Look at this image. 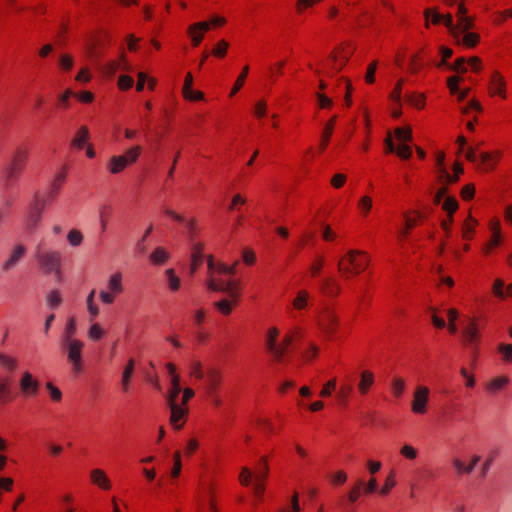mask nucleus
Masks as SVG:
<instances>
[{"label":"nucleus","mask_w":512,"mask_h":512,"mask_svg":"<svg viewBox=\"0 0 512 512\" xmlns=\"http://www.w3.org/2000/svg\"><path fill=\"white\" fill-rule=\"evenodd\" d=\"M234 274V265L216 264L212 256L208 258V288L228 295V298L215 303L216 308L223 315H229L232 312L240 297V284L238 280L232 279Z\"/></svg>","instance_id":"f257e3e1"},{"label":"nucleus","mask_w":512,"mask_h":512,"mask_svg":"<svg viewBox=\"0 0 512 512\" xmlns=\"http://www.w3.org/2000/svg\"><path fill=\"white\" fill-rule=\"evenodd\" d=\"M298 333L299 328L291 329L286 332L280 340V330L274 326L269 327L264 337V345L267 353H269L275 360L280 361L288 351Z\"/></svg>","instance_id":"f03ea898"},{"label":"nucleus","mask_w":512,"mask_h":512,"mask_svg":"<svg viewBox=\"0 0 512 512\" xmlns=\"http://www.w3.org/2000/svg\"><path fill=\"white\" fill-rule=\"evenodd\" d=\"M369 262L366 252L351 249L338 261V270L343 278L350 279L365 271Z\"/></svg>","instance_id":"7ed1b4c3"},{"label":"nucleus","mask_w":512,"mask_h":512,"mask_svg":"<svg viewBox=\"0 0 512 512\" xmlns=\"http://www.w3.org/2000/svg\"><path fill=\"white\" fill-rule=\"evenodd\" d=\"M84 346V342L79 339H70L69 342H63L67 362L75 376L81 374L84 369V361L82 357Z\"/></svg>","instance_id":"20e7f679"},{"label":"nucleus","mask_w":512,"mask_h":512,"mask_svg":"<svg viewBox=\"0 0 512 512\" xmlns=\"http://www.w3.org/2000/svg\"><path fill=\"white\" fill-rule=\"evenodd\" d=\"M123 279L124 276L119 271L114 272L109 276L106 287L99 291V299L103 304H113L124 292Z\"/></svg>","instance_id":"39448f33"},{"label":"nucleus","mask_w":512,"mask_h":512,"mask_svg":"<svg viewBox=\"0 0 512 512\" xmlns=\"http://www.w3.org/2000/svg\"><path fill=\"white\" fill-rule=\"evenodd\" d=\"M339 317L333 308H323L317 317V327L327 340H332L339 327Z\"/></svg>","instance_id":"423d86ee"},{"label":"nucleus","mask_w":512,"mask_h":512,"mask_svg":"<svg viewBox=\"0 0 512 512\" xmlns=\"http://www.w3.org/2000/svg\"><path fill=\"white\" fill-rule=\"evenodd\" d=\"M424 17L426 20V27L429 26V23H432L434 25L443 24L448 29L452 37H459L461 33L466 31L460 29L458 21L456 22V24L454 23L453 17L450 13L442 14L439 13L434 8H427L424 11Z\"/></svg>","instance_id":"0eeeda50"},{"label":"nucleus","mask_w":512,"mask_h":512,"mask_svg":"<svg viewBox=\"0 0 512 512\" xmlns=\"http://www.w3.org/2000/svg\"><path fill=\"white\" fill-rule=\"evenodd\" d=\"M199 510L207 508L209 512H218L216 504V487L212 481H202L197 493Z\"/></svg>","instance_id":"6e6552de"},{"label":"nucleus","mask_w":512,"mask_h":512,"mask_svg":"<svg viewBox=\"0 0 512 512\" xmlns=\"http://www.w3.org/2000/svg\"><path fill=\"white\" fill-rule=\"evenodd\" d=\"M431 390L426 385H417L414 388L411 402V411L416 415H424L428 411Z\"/></svg>","instance_id":"1a4fd4ad"},{"label":"nucleus","mask_w":512,"mask_h":512,"mask_svg":"<svg viewBox=\"0 0 512 512\" xmlns=\"http://www.w3.org/2000/svg\"><path fill=\"white\" fill-rule=\"evenodd\" d=\"M36 258L41 268L46 273L55 272L60 275L61 271V254L57 251H41L40 248L36 252Z\"/></svg>","instance_id":"9d476101"},{"label":"nucleus","mask_w":512,"mask_h":512,"mask_svg":"<svg viewBox=\"0 0 512 512\" xmlns=\"http://www.w3.org/2000/svg\"><path fill=\"white\" fill-rule=\"evenodd\" d=\"M488 94L490 97H498L502 100L507 99V82L499 71H493L490 75Z\"/></svg>","instance_id":"9b49d317"},{"label":"nucleus","mask_w":512,"mask_h":512,"mask_svg":"<svg viewBox=\"0 0 512 512\" xmlns=\"http://www.w3.org/2000/svg\"><path fill=\"white\" fill-rule=\"evenodd\" d=\"M447 188L445 186L438 189L434 201L436 204L441 206L443 212H445L446 216L454 217L455 212L459 208L458 201L453 196H447Z\"/></svg>","instance_id":"f8f14e48"},{"label":"nucleus","mask_w":512,"mask_h":512,"mask_svg":"<svg viewBox=\"0 0 512 512\" xmlns=\"http://www.w3.org/2000/svg\"><path fill=\"white\" fill-rule=\"evenodd\" d=\"M447 6H456V19L459 22V27L462 30L472 29L474 26V19L467 15V8L465 7L464 0H442Z\"/></svg>","instance_id":"ddd939ff"},{"label":"nucleus","mask_w":512,"mask_h":512,"mask_svg":"<svg viewBox=\"0 0 512 512\" xmlns=\"http://www.w3.org/2000/svg\"><path fill=\"white\" fill-rule=\"evenodd\" d=\"M19 388L24 397L33 398L38 395L40 383L29 371H25L19 379Z\"/></svg>","instance_id":"4468645a"},{"label":"nucleus","mask_w":512,"mask_h":512,"mask_svg":"<svg viewBox=\"0 0 512 512\" xmlns=\"http://www.w3.org/2000/svg\"><path fill=\"white\" fill-rule=\"evenodd\" d=\"M166 369L170 378V388L168 391L169 404L177 403V399L181 392L180 376L176 372V366L173 363H167Z\"/></svg>","instance_id":"2eb2a0df"},{"label":"nucleus","mask_w":512,"mask_h":512,"mask_svg":"<svg viewBox=\"0 0 512 512\" xmlns=\"http://www.w3.org/2000/svg\"><path fill=\"white\" fill-rule=\"evenodd\" d=\"M435 168L441 183L448 185L457 182V176H451V173H449V171L446 168L445 153L443 151L436 152Z\"/></svg>","instance_id":"dca6fc26"},{"label":"nucleus","mask_w":512,"mask_h":512,"mask_svg":"<svg viewBox=\"0 0 512 512\" xmlns=\"http://www.w3.org/2000/svg\"><path fill=\"white\" fill-rule=\"evenodd\" d=\"M89 480L92 485L102 491H110L112 489V480L105 470L102 468H93L89 472Z\"/></svg>","instance_id":"f3484780"},{"label":"nucleus","mask_w":512,"mask_h":512,"mask_svg":"<svg viewBox=\"0 0 512 512\" xmlns=\"http://www.w3.org/2000/svg\"><path fill=\"white\" fill-rule=\"evenodd\" d=\"M210 30V23L207 21H201L191 24L187 28V34L191 39L193 47H197L202 42L206 32Z\"/></svg>","instance_id":"a211bd4d"},{"label":"nucleus","mask_w":512,"mask_h":512,"mask_svg":"<svg viewBox=\"0 0 512 512\" xmlns=\"http://www.w3.org/2000/svg\"><path fill=\"white\" fill-rule=\"evenodd\" d=\"M352 55V48L348 45L340 46L333 52L330 62L334 71H340Z\"/></svg>","instance_id":"6ab92c4d"},{"label":"nucleus","mask_w":512,"mask_h":512,"mask_svg":"<svg viewBox=\"0 0 512 512\" xmlns=\"http://www.w3.org/2000/svg\"><path fill=\"white\" fill-rule=\"evenodd\" d=\"M312 305L311 297L309 292L306 289H300L296 292V295L293 297L290 306L288 307V311H304Z\"/></svg>","instance_id":"aec40b11"},{"label":"nucleus","mask_w":512,"mask_h":512,"mask_svg":"<svg viewBox=\"0 0 512 512\" xmlns=\"http://www.w3.org/2000/svg\"><path fill=\"white\" fill-rule=\"evenodd\" d=\"M510 377L507 375H497L490 378L485 384V390L492 395L504 391L510 384Z\"/></svg>","instance_id":"412c9836"},{"label":"nucleus","mask_w":512,"mask_h":512,"mask_svg":"<svg viewBox=\"0 0 512 512\" xmlns=\"http://www.w3.org/2000/svg\"><path fill=\"white\" fill-rule=\"evenodd\" d=\"M169 406L171 410L170 423L175 429L179 430L185 424L188 409L178 403L169 404Z\"/></svg>","instance_id":"4be33fe9"},{"label":"nucleus","mask_w":512,"mask_h":512,"mask_svg":"<svg viewBox=\"0 0 512 512\" xmlns=\"http://www.w3.org/2000/svg\"><path fill=\"white\" fill-rule=\"evenodd\" d=\"M374 384H375L374 372L369 369L362 370L360 372L359 382L357 384L358 393L362 396L367 395Z\"/></svg>","instance_id":"5701e85b"},{"label":"nucleus","mask_w":512,"mask_h":512,"mask_svg":"<svg viewBox=\"0 0 512 512\" xmlns=\"http://www.w3.org/2000/svg\"><path fill=\"white\" fill-rule=\"evenodd\" d=\"M26 247L22 244L14 245L7 259L3 263V269L8 271L12 269L26 254Z\"/></svg>","instance_id":"b1692460"},{"label":"nucleus","mask_w":512,"mask_h":512,"mask_svg":"<svg viewBox=\"0 0 512 512\" xmlns=\"http://www.w3.org/2000/svg\"><path fill=\"white\" fill-rule=\"evenodd\" d=\"M27 160H28V151L26 149L20 148V149L16 150V152L13 155L10 169H9L10 176H14V175L18 174L19 172H21L22 169L24 168Z\"/></svg>","instance_id":"393cba45"},{"label":"nucleus","mask_w":512,"mask_h":512,"mask_svg":"<svg viewBox=\"0 0 512 512\" xmlns=\"http://www.w3.org/2000/svg\"><path fill=\"white\" fill-rule=\"evenodd\" d=\"M118 70L131 71V66L124 54H121L118 59L108 61L104 66V72L109 76L114 75Z\"/></svg>","instance_id":"a878e982"},{"label":"nucleus","mask_w":512,"mask_h":512,"mask_svg":"<svg viewBox=\"0 0 512 512\" xmlns=\"http://www.w3.org/2000/svg\"><path fill=\"white\" fill-rule=\"evenodd\" d=\"M463 336L467 343L474 344L480 338L478 319L472 317L463 329Z\"/></svg>","instance_id":"bb28decb"},{"label":"nucleus","mask_w":512,"mask_h":512,"mask_svg":"<svg viewBox=\"0 0 512 512\" xmlns=\"http://www.w3.org/2000/svg\"><path fill=\"white\" fill-rule=\"evenodd\" d=\"M499 158H500L499 152H491V153L482 152L479 155V157L477 156V160L475 162H477L479 160L480 161L479 167L483 171L488 172V171H491L492 169H494Z\"/></svg>","instance_id":"cd10ccee"},{"label":"nucleus","mask_w":512,"mask_h":512,"mask_svg":"<svg viewBox=\"0 0 512 512\" xmlns=\"http://www.w3.org/2000/svg\"><path fill=\"white\" fill-rule=\"evenodd\" d=\"M128 166L130 165L122 154L112 156L106 165L107 170L114 175L123 172Z\"/></svg>","instance_id":"c85d7f7f"},{"label":"nucleus","mask_w":512,"mask_h":512,"mask_svg":"<svg viewBox=\"0 0 512 512\" xmlns=\"http://www.w3.org/2000/svg\"><path fill=\"white\" fill-rule=\"evenodd\" d=\"M478 226V221L469 214L467 218L463 221L461 227V236L465 241H470L473 239L476 227Z\"/></svg>","instance_id":"c756f323"},{"label":"nucleus","mask_w":512,"mask_h":512,"mask_svg":"<svg viewBox=\"0 0 512 512\" xmlns=\"http://www.w3.org/2000/svg\"><path fill=\"white\" fill-rule=\"evenodd\" d=\"M203 249L204 246L201 242L192 244L191 251V272L194 273L198 267L203 263Z\"/></svg>","instance_id":"7c9ffc66"},{"label":"nucleus","mask_w":512,"mask_h":512,"mask_svg":"<svg viewBox=\"0 0 512 512\" xmlns=\"http://www.w3.org/2000/svg\"><path fill=\"white\" fill-rule=\"evenodd\" d=\"M221 374L217 370H209L206 375V385L208 393L211 397H213L215 391L218 389V387L221 384Z\"/></svg>","instance_id":"2f4dec72"},{"label":"nucleus","mask_w":512,"mask_h":512,"mask_svg":"<svg viewBox=\"0 0 512 512\" xmlns=\"http://www.w3.org/2000/svg\"><path fill=\"white\" fill-rule=\"evenodd\" d=\"M134 370H135V362L133 359H130L127 362L126 366L124 367V370L122 372V377H121V387L124 392H127L130 389V384H131L132 377L134 375Z\"/></svg>","instance_id":"473e14b6"},{"label":"nucleus","mask_w":512,"mask_h":512,"mask_svg":"<svg viewBox=\"0 0 512 512\" xmlns=\"http://www.w3.org/2000/svg\"><path fill=\"white\" fill-rule=\"evenodd\" d=\"M335 123H336V116L332 117L329 121H327V123L325 124V127L323 129V132H322V135H321V140H320V144H319V149L320 151H324L327 146H328V143L330 141V138L333 134V130H334V126H335Z\"/></svg>","instance_id":"72a5a7b5"},{"label":"nucleus","mask_w":512,"mask_h":512,"mask_svg":"<svg viewBox=\"0 0 512 512\" xmlns=\"http://www.w3.org/2000/svg\"><path fill=\"white\" fill-rule=\"evenodd\" d=\"M493 295L498 299H505L506 297H512V283L504 289V282L501 279H496L492 286Z\"/></svg>","instance_id":"f704fd0d"},{"label":"nucleus","mask_w":512,"mask_h":512,"mask_svg":"<svg viewBox=\"0 0 512 512\" xmlns=\"http://www.w3.org/2000/svg\"><path fill=\"white\" fill-rule=\"evenodd\" d=\"M470 29H467L465 32L461 33L459 37H453L459 43L461 42L465 47L472 48L475 47L480 40V36L478 33L470 32Z\"/></svg>","instance_id":"c9c22d12"},{"label":"nucleus","mask_w":512,"mask_h":512,"mask_svg":"<svg viewBox=\"0 0 512 512\" xmlns=\"http://www.w3.org/2000/svg\"><path fill=\"white\" fill-rule=\"evenodd\" d=\"M399 455L406 461L414 462L419 456V451L411 443L405 442L399 448Z\"/></svg>","instance_id":"e433bc0d"},{"label":"nucleus","mask_w":512,"mask_h":512,"mask_svg":"<svg viewBox=\"0 0 512 512\" xmlns=\"http://www.w3.org/2000/svg\"><path fill=\"white\" fill-rule=\"evenodd\" d=\"M357 210L362 218H367L373 208V199L369 195L361 196L356 204Z\"/></svg>","instance_id":"4c0bfd02"},{"label":"nucleus","mask_w":512,"mask_h":512,"mask_svg":"<svg viewBox=\"0 0 512 512\" xmlns=\"http://www.w3.org/2000/svg\"><path fill=\"white\" fill-rule=\"evenodd\" d=\"M166 284L170 292L175 293L181 288V279L176 274L175 270L170 268L167 269L164 273Z\"/></svg>","instance_id":"58836bf2"},{"label":"nucleus","mask_w":512,"mask_h":512,"mask_svg":"<svg viewBox=\"0 0 512 512\" xmlns=\"http://www.w3.org/2000/svg\"><path fill=\"white\" fill-rule=\"evenodd\" d=\"M321 291L329 297H335L340 292V286L333 278H326L321 283Z\"/></svg>","instance_id":"ea45409f"},{"label":"nucleus","mask_w":512,"mask_h":512,"mask_svg":"<svg viewBox=\"0 0 512 512\" xmlns=\"http://www.w3.org/2000/svg\"><path fill=\"white\" fill-rule=\"evenodd\" d=\"M89 139V129L87 126H81L75 133L72 145L77 149H83Z\"/></svg>","instance_id":"a19ab883"},{"label":"nucleus","mask_w":512,"mask_h":512,"mask_svg":"<svg viewBox=\"0 0 512 512\" xmlns=\"http://www.w3.org/2000/svg\"><path fill=\"white\" fill-rule=\"evenodd\" d=\"M249 74V66L248 65H245L242 70H241V73L238 75L230 93H229V96L230 97H233L235 96L240 90L241 88L244 86L245 84V81H246V78Z\"/></svg>","instance_id":"79ce46f5"},{"label":"nucleus","mask_w":512,"mask_h":512,"mask_svg":"<svg viewBox=\"0 0 512 512\" xmlns=\"http://www.w3.org/2000/svg\"><path fill=\"white\" fill-rule=\"evenodd\" d=\"M14 399L8 379L0 380V402L9 403Z\"/></svg>","instance_id":"37998d69"},{"label":"nucleus","mask_w":512,"mask_h":512,"mask_svg":"<svg viewBox=\"0 0 512 512\" xmlns=\"http://www.w3.org/2000/svg\"><path fill=\"white\" fill-rule=\"evenodd\" d=\"M142 147L140 145L131 146L127 149L122 155L127 160L128 164L131 166L136 163L139 157L142 154Z\"/></svg>","instance_id":"c03bdc74"},{"label":"nucleus","mask_w":512,"mask_h":512,"mask_svg":"<svg viewBox=\"0 0 512 512\" xmlns=\"http://www.w3.org/2000/svg\"><path fill=\"white\" fill-rule=\"evenodd\" d=\"M323 0H296L295 12L298 15L305 14L309 9L313 8L314 5L322 2Z\"/></svg>","instance_id":"a18cd8bd"},{"label":"nucleus","mask_w":512,"mask_h":512,"mask_svg":"<svg viewBox=\"0 0 512 512\" xmlns=\"http://www.w3.org/2000/svg\"><path fill=\"white\" fill-rule=\"evenodd\" d=\"M353 393V386L343 383L337 390V399L339 403L346 404Z\"/></svg>","instance_id":"49530a36"},{"label":"nucleus","mask_w":512,"mask_h":512,"mask_svg":"<svg viewBox=\"0 0 512 512\" xmlns=\"http://www.w3.org/2000/svg\"><path fill=\"white\" fill-rule=\"evenodd\" d=\"M95 293H96V291H95V289H93L88 294L87 299H86L87 310L90 315V321L95 319L99 315V312H100L98 305L94 301Z\"/></svg>","instance_id":"de8ad7c7"},{"label":"nucleus","mask_w":512,"mask_h":512,"mask_svg":"<svg viewBox=\"0 0 512 512\" xmlns=\"http://www.w3.org/2000/svg\"><path fill=\"white\" fill-rule=\"evenodd\" d=\"M456 143L459 147V151L464 153L465 158L470 162H475L477 160V154L473 149H467L465 151L466 139L464 136H458Z\"/></svg>","instance_id":"09e8293b"},{"label":"nucleus","mask_w":512,"mask_h":512,"mask_svg":"<svg viewBox=\"0 0 512 512\" xmlns=\"http://www.w3.org/2000/svg\"><path fill=\"white\" fill-rule=\"evenodd\" d=\"M460 80H461V78L459 76H451L447 80V86H448L451 94L459 93V95H458L459 100H463L467 95V91L459 92L458 85H459Z\"/></svg>","instance_id":"8fccbe9b"},{"label":"nucleus","mask_w":512,"mask_h":512,"mask_svg":"<svg viewBox=\"0 0 512 512\" xmlns=\"http://www.w3.org/2000/svg\"><path fill=\"white\" fill-rule=\"evenodd\" d=\"M168 258V252L162 247H158L152 252L150 256V261L155 265H161L164 264L168 260Z\"/></svg>","instance_id":"3c124183"},{"label":"nucleus","mask_w":512,"mask_h":512,"mask_svg":"<svg viewBox=\"0 0 512 512\" xmlns=\"http://www.w3.org/2000/svg\"><path fill=\"white\" fill-rule=\"evenodd\" d=\"M106 334L105 329L99 323H93L88 329L87 336L92 341H98Z\"/></svg>","instance_id":"603ef678"},{"label":"nucleus","mask_w":512,"mask_h":512,"mask_svg":"<svg viewBox=\"0 0 512 512\" xmlns=\"http://www.w3.org/2000/svg\"><path fill=\"white\" fill-rule=\"evenodd\" d=\"M407 101L416 109H423L426 105V97L423 93H411L407 96Z\"/></svg>","instance_id":"864d4df0"},{"label":"nucleus","mask_w":512,"mask_h":512,"mask_svg":"<svg viewBox=\"0 0 512 512\" xmlns=\"http://www.w3.org/2000/svg\"><path fill=\"white\" fill-rule=\"evenodd\" d=\"M499 454L500 449L498 447H492L487 451L485 461L482 467L484 474L490 469L492 463L499 456Z\"/></svg>","instance_id":"5fc2aeb1"},{"label":"nucleus","mask_w":512,"mask_h":512,"mask_svg":"<svg viewBox=\"0 0 512 512\" xmlns=\"http://www.w3.org/2000/svg\"><path fill=\"white\" fill-rule=\"evenodd\" d=\"M405 381L402 378L394 377L391 381V392L396 398L402 397L405 391Z\"/></svg>","instance_id":"6e6d98bb"},{"label":"nucleus","mask_w":512,"mask_h":512,"mask_svg":"<svg viewBox=\"0 0 512 512\" xmlns=\"http://www.w3.org/2000/svg\"><path fill=\"white\" fill-rule=\"evenodd\" d=\"M458 311L455 308H450L447 311V318H448V331L450 334H456L458 331V327L456 325V320L458 318Z\"/></svg>","instance_id":"4d7b16f0"},{"label":"nucleus","mask_w":512,"mask_h":512,"mask_svg":"<svg viewBox=\"0 0 512 512\" xmlns=\"http://www.w3.org/2000/svg\"><path fill=\"white\" fill-rule=\"evenodd\" d=\"M497 350L503 362L512 363V344L500 343Z\"/></svg>","instance_id":"13d9d810"},{"label":"nucleus","mask_w":512,"mask_h":512,"mask_svg":"<svg viewBox=\"0 0 512 512\" xmlns=\"http://www.w3.org/2000/svg\"><path fill=\"white\" fill-rule=\"evenodd\" d=\"M396 485V475L394 471H390V473L387 475L384 484L382 488L380 489L379 493L381 495H387L390 493V491L394 488Z\"/></svg>","instance_id":"bf43d9fd"},{"label":"nucleus","mask_w":512,"mask_h":512,"mask_svg":"<svg viewBox=\"0 0 512 512\" xmlns=\"http://www.w3.org/2000/svg\"><path fill=\"white\" fill-rule=\"evenodd\" d=\"M424 63L419 55H413L408 64V71L413 75H417L422 68Z\"/></svg>","instance_id":"052dcab7"},{"label":"nucleus","mask_w":512,"mask_h":512,"mask_svg":"<svg viewBox=\"0 0 512 512\" xmlns=\"http://www.w3.org/2000/svg\"><path fill=\"white\" fill-rule=\"evenodd\" d=\"M502 243V234H491L488 242L483 247V252L489 254L494 248Z\"/></svg>","instance_id":"680f3d73"},{"label":"nucleus","mask_w":512,"mask_h":512,"mask_svg":"<svg viewBox=\"0 0 512 512\" xmlns=\"http://www.w3.org/2000/svg\"><path fill=\"white\" fill-rule=\"evenodd\" d=\"M394 133H395L396 139L402 143H406V142L410 141L412 138V132L409 127L396 128Z\"/></svg>","instance_id":"e2e57ef3"},{"label":"nucleus","mask_w":512,"mask_h":512,"mask_svg":"<svg viewBox=\"0 0 512 512\" xmlns=\"http://www.w3.org/2000/svg\"><path fill=\"white\" fill-rule=\"evenodd\" d=\"M336 387H337V379L332 378V379L328 380L323 385L322 389L320 390L319 395L323 398L330 397L332 395V392L335 391Z\"/></svg>","instance_id":"0e129e2a"},{"label":"nucleus","mask_w":512,"mask_h":512,"mask_svg":"<svg viewBox=\"0 0 512 512\" xmlns=\"http://www.w3.org/2000/svg\"><path fill=\"white\" fill-rule=\"evenodd\" d=\"M0 365L8 371H13L17 368L18 363L13 357L0 354Z\"/></svg>","instance_id":"69168bd1"},{"label":"nucleus","mask_w":512,"mask_h":512,"mask_svg":"<svg viewBox=\"0 0 512 512\" xmlns=\"http://www.w3.org/2000/svg\"><path fill=\"white\" fill-rule=\"evenodd\" d=\"M67 241L72 246H79L83 241V235L78 229H71L67 234Z\"/></svg>","instance_id":"338daca9"},{"label":"nucleus","mask_w":512,"mask_h":512,"mask_svg":"<svg viewBox=\"0 0 512 512\" xmlns=\"http://www.w3.org/2000/svg\"><path fill=\"white\" fill-rule=\"evenodd\" d=\"M229 43L226 40H220L212 50L214 56L223 58L228 51Z\"/></svg>","instance_id":"774afa93"}]
</instances>
